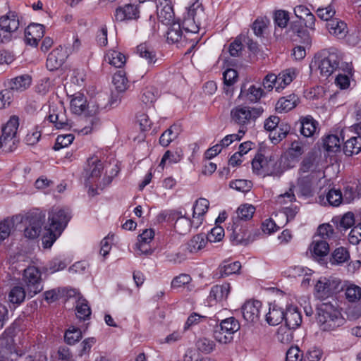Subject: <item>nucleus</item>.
Wrapping results in <instances>:
<instances>
[{
  "label": "nucleus",
  "mask_w": 361,
  "mask_h": 361,
  "mask_svg": "<svg viewBox=\"0 0 361 361\" xmlns=\"http://www.w3.org/2000/svg\"><path fill=\"white\" fill-rule=\"evenodd\" d=\"M209 206V202L205 198H200L195 201L193 206L192 217L194 219H197L196 227L202 223V216L204 215Z\"/></svg>",
  "instance_id": "nucleus-32"
},
{
  "label": "nucleus",
  "mask_w": 361,
  "mask_h": 361,
  "mask_svg": "<svg viewBox=\"0 0 361 361\" xmlns=\"http://www.w3.org/2000/svg\"><path fill=\"white\" fill-rule=\"evenodd\" d=\"M76 316L80 319H89L91 315V309L86 299L80 297L76 302Z\"/></svg>",
  "instance_id": "nucleus-38"
},
{
  "label": "nucleus",
  "mask_w": 361,
  "mask_h": 361,
  "mask_svg": "<svg viewBox=\"0 0 361 361\" xmlns=\"http://www.w3.org/2000/svg\"><path fill=\"white\" fill-rule=\"evenodd\" d=\"M13 99V93L9 89L6 88L0 92V109L8 106Z\"/></svg>",
  "instance_id": "nucleus-63"
},
{
  "label": "nucleus",
  "mask_w": 361,
  "mask_h": 361,
  "mask_svg": "<svg viewBox=\"0 0 361 361\" xmlns=\"http://www.w3.org/2000/svg\"><path fill=\"white\" fill-rule=\"evenodd\" d=\"M32 78L29 75H22L11 78L8 82V88L13 92H23L27 90L31 85Z\"/></svg>",
  "instance_id": "nucleus-26"
},
{
  "label": "nucleus",
  "mask_w": 361,
  "mask_h": 361,
  "mask_svg": "<svg viewBox=\"0 0 361 361\" xmlns=\"http://www.w3.org/2000/svg\"><path fill=\"white\" fill-rule=\"evenodd\" d=\"M104 166L101 160L97 156L90 157L87 161L85 168L86 185L93 184L101 176Z\"/></svg>",
  "instance_id": "nucleus-12"
},
{
  "label": "nucleus",
  "mask_w": 361,
  "mask_h": 361,
  "mask_svg": "<svg viewBox=\"0 0 361 361\" xmlns=\"http://www.w3.org/2000/svg\"><path fill=\"white\" fill-rule=\"evenodd\" d=\"M18 126V117L12 116L2 128V135L0 137V149H1L3 152H11L16 149L18 142L16 138Z\"/></svg>",
  "instance_id": "nucleus-6"
},
{
  "label": "nucleus",
  "mask_w": 361,
  "mask_h": 361,
  "mask_svg": "<svg viewBox=\"0 0 361 361\" xmlns=\"http://www.w3.org/2000/svg\"><path fill=\"white\" fill-rule=\"evenodd\" d=\"M64 338L68 344L73 345L82 338V332L80 329L71 326L66 331Z\"/></svg>",
  "instance_id": "nucleus-54"
},
{
  "label": "nucleus",
  "mask_w": 361,
  "mask_h": 361,
  "mask_svg": "<svg viewBox=\"0 0 361 361\" xmlns=\"http://www.w3.org/2000/svg\"><path fill=\"white\" fill-rule=\"evenodd\" d=\"M74 140L73 134L59 135L57 136L56 143L53 147L55 151H58L63 147L70 145Z\"/></svg>",
  "instance_id": "nucleus-56"
},
{
  "label": "nucleus",
  "mask_w": 361,
  "mask_h": 361,
  "mask_svg": "<svg viewBox=\"0 0 361 361\" xmlns=\"http://www.w3.org/2000/svg\"><path fill=\"white\" fill-rule=\"evenodd\" d=\"M158 96V91L154 87H147L142 90L141 100L143 103L152 104L153 103Z\"/></svg>",
  "instance_id": "nucleus-55"
},
{
  "label": "nucleus",
  "mask_w": 361,
  "mask_h": 361,
  "mask_svg": "<svg viewBox=\"0 0 361 361\" xmlns=\"http://www.w3.org/2000/svg\"><path fill=\"white\" fill-rule=\"evenodd\" d=\"M303 357L302 352L297 346L290 347L287 353L286 361H302Z\"/></svg>",
  "instance_id": "nucleus-64"
},
{
  "label": "nucleus",
  "mask_w": 361,
  "mask_h": 361,
  "mask_svg": "<svg viewBox=\"0 0 361 361\" xmlns=\"http://www.w3.org/2000/svg\"><path fill=\"white\" fill-rule=\"evenodd\" d=\"M233 225V232L230 237L233 245H246L253 241L252 235L245 226L240 225L238 221L234 222Z\"/></svg>",
  "instance_id": "nucleus-14"
},
{
  "label": "nucleus",
  "mask_w": 361,
  "mask_h": 361,
  "mask_svg": "<svg viewBox=\"0 0 361 361\" xmlns=\"http://www.w3.org/2000/svg\"><path fill=\"white\" fill-rule=\"evenodd\" d=\"M345 298L352 304L347 309V317L350 320H356L361 317V287L350 284L344 290Z\"/></svg>",
  "instance_id": "nucleus-7"
},
{
  "label": "nucleus",
  "mask_w": 361,
  "mask_h": 361,
  "mask_svg": "<svg viewBox=\"0 0 361 361\" xmlns=\"http://www.w3.org/2000/svg\"><path fill=\"white\" fill-rule=\"evenodd\" d=\"M300 132L305 137H313L318 128V122L312 116H307L300 119Z\"/></svg>",
  "instance_id": "nucleus-22"
},
{
  "label": "nucleus",
  "mask_w": 361,
  "mask_h": 361,
  "mask_svg": "<svg viewBox=\"0 0 361 361\" xmlns=\"http://www.w3.org/2000/svg\"><path fill=\"white\" fill-rule=\"evenodd\" d=\"M284 320L286 326L289 329H295L299 327L302 323V315L295 307H289L285 312Z\"/></svg>",
  "instance_id": "nucleus-24"
},
{
  "label": "nucleus",
  "mask_w": 361,
  "mask_h": 361,
  "mask_svg": "<svg viewBox=\"0 0 361 361\" xmlns=\"http://www.w3.org/2000/svg\"><path fill=\"white\" fill-rule=\"evenodd\" d=\"M22 281L30 297H33L43 289L41 272L35 267H28L24 270Z\"/></svg>",
  "instance_id": "nucleus-8"
},
{
  "label": "nucleus",
  "mask_w": 361,
  "mask_h": 361,
  "mask_svg": "<svg viewBox=\"0 0 361 361\" xmlns=\"http://www.w3.org/2000/svg\"><path fill=\"white\" fill-rule=\"evenodd\" d=\"M26 292L21 286H14L8 294V300L13 304H20L24 301Z\"/></svg>",
  "instance_id": "nucleus-49"
},
{
  "label": "nucleus",
  "mask_w": 361,
  "mask_h": 361,
  "mask_svg": "<svg viewBox=\"0 0 361 361\" xmlns=\"http://www.w3.org/2000/svg\"><path fill=\"white\" fill-rule=\"evenodd\" d=\"M19 25V20L14 13L2 16L0 18V42H9L13 34L18 29Z\"/></svg>",
  "instance_id": "nucleus-9"
},
{
  "label": "nucleus",
  "mask_w": 361,
  "mask_h": 361,
  "mask_svg": "<svg viewBox=\"0 0 361 361\" xmlns=\"http://www.w3.org/2000/svg\"><path fill=\"white\" fill-rule=\"evenodd\" d=\"M199 5L193 4L184 15L181 28L187 32L197 33L199 31L200 21L198 14H202V10L198 9Z\"/></svg>",
  "instance_id": "nucleus-11"
},
{
  "label": "nucleus",
  "mask_w": 361,
  "mask_h": 361,
  "mask_svg": "<svg viewBox=\"0 0 361 361\" xmlns=\"http://www.w3.org/2000/svg\"><path fill=\"white\" fill-rule=\"evenodd\" d=\"M166 260L173 264H180L187 258L186 254L180 250L174 252L171 250H166L163 252Z\"/></svg>",
  "instance_id": "nucleus-51"
},
{
  "label": "nucleus",
  "mask_w": 361,
  "mask_h": 361,
  "mask_svg": "<svg viewBox=\"0 0 361 361\" xmlns=\"http://www.w3.org/2000/svg\"><path fill=\"white\" fill-rule=\"evenodd\" d=\"M255 212V207L249 204H245L240 205L237 211V220L238 223H240V221H247L252 218L253 214Z\"/></svg>",
  "instance_id": "nucleus-44"
},
{
  "label": "nucleus",
  "mask_w": 361,
  "mask_h": 361,
  "mask_svg": "<svg viewBox=\"0 0 361 361\" xmlns=\"http://www.w3.org/2000/svg\"><path fill=\"white\" fill-rule=\"evenodd\" d=\"M339 285L340 281L337 280L319 279L315 286L317 297L321 299L328 298L338 290Z\"/></svg>",
  "instance_id": "nucleus-13"
},
{
  "label": "nucleus",
  "mask_w": 361,
  "mask_h": 361,
  "mask_svg": "<svg viewBox=\"0 0 361 361\" xmlns=\"http://www.w3.org/2000/svg\"><path fill=\"white\" fill-rule=\"evenodd\" d=\"M157 17L159 21L162 23L169 25L171 24L174 18V12L172 6L169 2H165L163 5L160 3L157 5Z\"/></svg>",
  "instance_id": "nucleus-28"
},
{
  "label": "nucleus",
  "mask_w": 361,
  "mask_h": 361,
  "mask_svg": "<svg viewBox=\"0 0 361 361\" xmlns=\"http://www.w3.org/2000/svg\"><path fill=\"white\" fill-rule=\"evenodd\" d=\"M241 268V264L239 262H233L228 263L224 262L222 265L219 268L220 277H226L231 274H236Z\"/></svg>",
  "instance_id": "nucleus-46"
},
{
  "label": "nucleus",
  "mask_w": 361,
  "mask_h": 361,
  "mask_svg": "<svg viewBox=\"0 0 361 361\" xmlns=\"http://www.w3.org/2000/svg\"><path fill=\"white\" fill-rule=\"evenodd\" d=\"M230 187L238 191L245 192L252 188V183L250 180L239 179L233 180L230 183Z\"/></svg>",
  "instance_id": "nucleus-62"
},
{
  "label": "nucleus",
  "mask_w": 361,
  "mask_h": 361,
  "mask_svg": "<svg viewBox=\"0 0 361 361\" xmlns=\"http://www.w3.org/2000/svg\"><path fill=\"white\" fill-rule=\"evenodd\" d=\"M310 251L315 259H322L329 252V243L324 240L314 238L310 245Z\"/></svg>",
  "instance_id": "nucleus-25"
},
{
  "label": "nucleus",
  "mask_w": 361,
  "mask_h": 361,
  "mask_svg": "<svg viewBox=\"0 0 361 361\" xmlns=\"http://www.w3.org/2000/svg\"><path fill=\"white\" fill-rule=\"evenodd\" d=\"M299 98L295 94H291L287 97H283L277 102L276 109L279 112H287L294 109L297 106Z\"/></svg>",
  "instance_id": "nucleus-31"
},
{
  "label": "nucleus",
  "mask_w": 361,
  "mask_h": 361,
  "mask_svg": "<svg viewBox=\"0 0 361 361\" xmlns=\"http://www.w3.org/2000/svg\"><path fill=\"white\" fill-rule=\"evenodd\" d=\"M361 151V136H353L349 138L343 145V152L347 156L357 154Z\"/></svg>",
  "instance_id": "nucleus-35"
},
{
  "label": "nucleus",
  "mask_w": 361,
  "mask_h": 361,
  "mask_svg": "<svg viewBox=\"0 0 361 361\" xmlns=\"http://www.w3.org/2000/svg\"><path fill=\"white\" fill-rule=\"evenodd\" d=\"M326 27L330 35L338 39L344 38L348 33L347 24L337 18L328 20V23H326Z\"/></svg>",
  "instance_id": "nucleus-20"
},
{
  "label": "nucleus",
  "mask_w": 361,
  "mask_h": 361,
  "mask_svg": "<svg viewBox=\"0 0 361 361\" xmlns=\"http://www.w3.org/2000/svg\"><path fill=\"white\" fill-rule=\"evenodd\" d=\"M349 258L348 251L343 247H340L334 251L330 262L332 264H340L348 261Z\"/></svg>",
  "instance_id": "nucleus-48"
},
{
  "label": "nucleus",
  "mask_w": 361,
  "mask_h": 361,
  "mask_svg": "<svg viewBox=\"0 0 361 361\" xmlns=\"http://www.w3.org/2000/svg\"><path fill=\"white\" fill-rule=\"evenodd\" d=\"M71 219L70 213L65 209L56 207L49 212V222L47 233L49 236H44L42 243L44 247H51L57 238L61 234Z\"/></svg>",
  "instance_id": "nucleus-2"
},
{
  "label": "nucleus",
  "mask_w": 361,
  "mask_h": 361,
  "mask_svg": "<svg viewBox=\"0 0 361 361\" xmlns=\"http://www.w3.org/2000/svg\"><path fill=\"white\" fill-rule=\"evenodd\" d=\"M67 56L66 51L62 47H57L48 55L47 68L50 71L58 70L65 62Z\"/></svg>",
  "instance_id": "nucleus-15"
},
{
  "label": "nucleus",
  "mask_w": 361,
  "mask_h": 361,
  "mask_svg": "<svg viewBox=\"0 0 361 361\" xmlns=\"http://www.w3.org/2000/svg\"><path fill=\"white\" fill-rule=\"evenodd\" d=\"M317 322L321 330L330 331L343 326L345 319L343 317L337 302H324L317 307Z\"/></svg>",
  "instance_id": "nucleus-1"
},
{
  "label": "nucleus",
  "mask_w": 361,
  "mask_h": 361,
  "mask_svg": "<svg viewBox=\"0 0 361 361\" xmlns=\"http://www.w3.org/2000/svg\"><path fill=\"white\" fill-rule=\"evenodd\" d=\"M283 310L276 304L270 305L268 313L266 314V320L269 325L279 324L285 317Z\"/></svg>",
  "instance_id": "nucleus-29"
},
{
  "label": "nucleus",
  "mask_w": 361,
  "mask_h": 361,
  "mask_svg": "<svg viewBox=\"0 0 361 361\" xmlns=\"http://www.w3.org/2000/svg\"><path fill=\"white\" fill-rule=\"evenodd\" d=\"M315 157L313 154H308L301 162L299 171L300 173L313 171L315 169Z\"/></svg>",
  "instance_id": "nucleus-60"
},
{
  "label": "nucleus",
  "mask_w": 361,
  "mask_h": 361,
  "mask_svg": "<svg viewBox=\"0 0 361 361\" xmlns=\"http://www.w3.org/2000/svg\"><path fill=\"white\" fill-rule=\"evenodd\" d=\"M276 92H280L286 87L290 85L294 78H295L296 73L294 69L289 68L281 71L276 75Z\"/></svg>",
  "instance_id": "nucleus-30"
},
{
  "label": "nucleus",
  "mask_w": 361,
  "mask_h": 361,
  "mask_svg": "<svg viewBox=\"0 0 361 361\" xmlns=\"http://www.w3.org/2000/svg\"><path fill=\"white\" fill-rule=\"evenodd\" d=\"M318 68L324 77L330 76L336 71H340L343 61V54L338 49L331 47L321 51L317 55Z\"/></svg>",
  "instance_id": "nucleus-3"
},
{
  "label": "nucleus",
  "mask_w": 361,
  "mask_h": 361,
  "mask_svg": "<svg viewBox=\"0 0 361 361\" xmlns=\"http://www.w3.org/2000/svg\"><path fill=\"white\" fill-rule=\"evenodd\" d=\"M44 35V25L32 23L29 25L25 30V39L27 44L35 47Z\"/></svg>",
  "instance_id": "nucleus-16"
},
{
  "label": "nucleus",
  "mask_w": 361,
  "mask_h": 361,
  "mask_svg": "<svg viewBox=\"0 0 361 361\" xmlns=\"http://www.w3.org/2000/svg\"><path fill=\"white\" fill-rule=\"evenodd\" d=\"M45 215L42 212H35L29 214L25 218V237L30 239L37 238L42 230Z\"/></svg>",
  "instance_id": "nucleus-10"
},
{
  "label": "nucleus",
  "mask_w": 361,
  "mask_h": 361,
  "mask_svg": "<svg viewBox=\"0 0 361 361\" xmlns=\"http://www.w3.org/2000/svg\"><path fill=\"white\" fill-rule=\"evenodd\" d=\"M305 145L302 141L299 140L293 141L288 150L289 157L292 159L300 157L305 152Z\"/></svg>",
  "instance_id": "nucleus-52"
},
{
  "label": "nucleus",
  "mask_w": 361,
  "mask_h": 361,
  "mask_svg": "<svg viewBox=\"0 0 361 361\" xmlns=\"http://www.w3.org/2000/svg\"><path fill=\"white\" fill-rule=\"evenodd\" d=\"M86 108L90 109V106L87 105L85 97L80 92L75 94L71 101V109L73 113L80 115L85 111Z\"/></svg>",
  "instance_id": "nucleus-34"
},
{
  "label": "nucleus",
  "mask_w": 361,
  "mask_h": 361,
  "mask_svg": "<svg viewBox=\"0 0 361 361\" xmlns=\"http://www.w3.org/2000/svg\"><path fill=\"white\" fill-rule=\"evenodd\" d=\"M105 59L111 65L116 68H121L126 61V56L123 54L115 50L109 51L106 54Z\"/></svg>",
  "instance_id": "nucleus-43"
},
{
  "label": "nucleus",
  "mask_w": 361,
  "mask_h": 361,
  "mask_svg": "<svg viewBox=\"0 0 361 361\" xmlns=\"http://www.w3.org/2000/svg\"><path fill=\"white\" fill-rule=\"evenodd\" d=\"M231 290L229 283H224L222 285H216L212 288L209 298L216 301H222L226 300Z\"/></svg>",
  "instance_id": "nucleus-36"
},
{
  "label": "nucleus",
  "mask_w": 361,
  "mask_h": 361,
  "mask_svg": "<svg viewBox=\"0 0 361 361\" xmlns=\"http://www.w3.org/2000/svg\"><path fill=\"white\" fill-rule=\"evenodd\" d=\"M221 329V326L219 325L216 326L215 330L214 331V338L215 340L221 343H228L233 341V336H231L229 333Z\"/></svg>",
  "instance_id": "nucleus-58"
},
{
  "label": "nucleus",
  "mask_w": 361,
  "mask_h": 361,
  "mask_svg": "<svg viewBox=\"0 0 361 361\" xmlns=\"http://www.w3.org/2000/svg\"><path fill=\"white\" fill-rule=\"evenodd\" d=\"M220 326L221 329L223 328V330L226 331V333L227 331L231 336L240 329V324L234 317H229L223 320Z\"/></svg>",
  "instance_id": "nucleus-53"
},
{
  "label": "nucleus",
  "mask_w": 361,
  "mask_h": 361,
  "mask_svg": "<svg viewBox=\"0 0 361 361\" xmlns=\"http://www.w3.org/2000/svg\"><path fill=\"white\" fill-rule=\"evenodd\" d=\"M338 71L335 83L341 89H346L350 85V77L353 75V66L350 63H342Z\"/></svg>",
  "instance_id": "nucleus-21"
},
{
  "label": "nucleus",
  "mask_w": 361,
  "mask_h": 361,
  "mask_svg": "<svg viewBox=\"0 0 361 361\" xmlns=\"http://www.w3.org/2000/svg\"><path fill=\"white\" fill-rule=\"evenodd\" d=\"M179 135V128L177 126H171L165 130L159 138V143L164 147H167Z\"/></svg>",
  "instance_id": "nucleus-41"
},
{
  "label": "nucleus",
  "mask_w": 361,
  "mask_h": 361,
  "mask_svg": "<svg viewBox=\"0 0 361 361\" xmlns=\"http://www.w3.org/2000/svg\"><path fill=\"white\" fill-rule=\"evenodd\" d=\"M262 113V107L238 105L231 109V119L234 123L240 126L239 133L244 135L247 130V126L254 123Z\"/></svg>",
  "instance_id": "nucleus-4"
},
{
  "label": "nucleus",
  "mask_w": 361,
  "mask_h": 361,
  "mask_svg": "<svg viewBox=\"0 0 361 361\" xmlns=\"http://www.w3.org/2000/svg\"><path fill=\"white\" fill-rule=\"evenodd\" d=\"M252 167L255 174L262 177L268 176L279 177L283 173L281 164L274 157H267L262 154L255 157L252 161Z\"/></svg>",
  "instance_id": "nucleus-5"
},
{
  "label": "nucleus",
  "mask_w": 361,
  "mask_h": 361,
  "mask_svg": "<svg viewBox=\"0 0 361 361\" xmlns=\"http://www.w3.org/2000/svg\"><path fill=\"white\" fill-rule=\"evenodd\" d=\"M207 243L204 234L195 235L188 243V250L190 252H196L205 247Z\"/></svg>",
  "instance_id": "nucleus-47"
},
{
  "label": "nucleus",
  "mask_w": 361,
  "mask_h": 361,
  "mask_svg": "<svg viewBox=\"0 0 361 361\" xmlns=\"http://www.w3.org/2000/svg\"><path fill=\"white\" fill-rule=\"evenodd\" d=\"M17 219V216H13L6 218L0 222V242L4 241L10 235L14 226L15 220Z\"/></svg>",
  "instance_id": "nucleus-45"
},
{
  "label": "nucleus",
  "mask_w": 361,
  "mask_h": 361,
  "mask_svg": "<svg viewBox=\"0 0 361 361\" xmlns=\"http://www.w3.org/2000/svg\"><path fill=\"white\" fill-rule=\"evenodd\" d=\"M136 52L140 58L145 59L147 64L150 66L157 61L154 49L145 43L138 45L136 48Z\"/></svg>",
  "instance_id": "nucleus-33"
},
{
  "label": "nucleus",
  "mask_w": 361,
  "mask_h": 361,
  "mask_svg": "<svg viewBox=\"0 0 361 361\" xmlns=\"http://www.w3.org/2000/svg\"><path fill=\"white\" fill-rule=\"evenodd\" d=\"M139 13L137 6L130 4L118 7L115 11L114 17L116 21L122 22L137 19Z\"/></svg>",
  "instance_id": "nucleus-18"
},
{
  "label": "nucleus",
  "mask_w": 361,
  "mask_h": 361,
  "mask_svg": "<svg viewBox=\"0 0 361 361\" xmlns=\"http://www.w3.org/2000/svg\"><path fill=\"white\" fill-rule=\"evenodd\" d=\"M289 21L288 12L279 10L276 11L274 13V23L281 28L286 27L288 22Z\"/></svg>",
  "instance_id": "nucleus-61"
},
{
  "label": "nucleus",
  "mask_w": 361,
  "mask_h": 361,
  "mask_svg": "<svg viewBox=\"0 0 361 361\" xmlns=\"http://www.w3.org/2000/svg\"><path fill=\"white\" fill-rule=\"evenodd\" d=\"M48 120L54 124L57 128H64L68 126V118L65 114V109L62 105L50 106Z\"/></svg>",
  "instance_id": "nucleus-17"
},
{
  "label": "nucleus",
  "mask_w": 361,
  "mask_h": 361,
  "mask_svg": "<svg viewBox=\"0 0 361 361\" xmlns=\"http://www.w3.org/2000/svg\"><path fill=\"white\" fill-rule=\"evenodd\" d=\"M112 82L118 93L126 92L130 86L126 73L123 70L118 71L114 73Z\"/></svg>",
  "instance_id": "nucleus-37"
},
{
  "label": "nucleus",
  "mask_w": 361,
  "mask_h": 361,
  "mask_svg": "<svg viewBox=\"0 0 361 361\" xmlns=\"http://www.w3.org/2000/svg\"><path fill=\"white\" fill-rule=\"evenodd\" d=\"M195 224V219L191 221L189 218L181 216L175 222V229L180 234H185L190 231L192 224Z\"/></svg>",
  "instance_id": "nucleus-50"
},
{
  "label": "nucleus",
  "mask_w": 361,
  "mask_h": 361,
  "mask_svg": "<svg viewBox=\"0 0 361 361\" xmlns=\"http://www.w3.org/2000/svg\"><path fill=\"white\" fill-rule=\"evenodd\" d=\"M13 350V339L6 331L0 337V361H6Z\"/></svg>",
  "instance_id": "nucleus-27"
},
{
  "label": "nucleus",
  "mask_w": 361,
  "mask_h": 361,
  "mask_svg": "<svg viewBox=\"0 0 361 361\" xmlns=\"http://www.w3.org/2000/svg\"><path fill=\"white\" fill-rule=\"evenodd\" d=\"M182 156L181 151L171 152L170 150H167L161 158L159 166H164L167 161L170 164L178 163L182 159Z\"/></svg>",
  "instance_id": "nucleus-57"
},
{
  "label": "nucleus",
  "mask_w": 361,
  "mask_h": 361,
  "mask_svg": "<svg viewBox=\"0 0 361 361\" xmlns=\"http://www.w3.org/2000/svg\"><path fill=\"white\" fill-rule=\"evenodd\" d=\"M329 203L332 206H338L343 201V195L340 190L331 189L326 195Z\"/></svg>",
  "instance_id": "nucleus-59"
},
{
  "label": "nucleus",
  "mask_w": 361,
  "mask_h": 361,
  "mask_svg": "<svg viewBox=\"0 0 361 361\" xmlns=\"http://www.w3.org/2000/svg\"><path fill=\"white\" fill-rule=\"evenodd\" d=\"M154 236V231L152 229H145L138 235V243L136 245L140 254L149 255L152 252L149 244Z\"/></svg>",
  "instance_id": "nucleus-23"
},
{
  "label": "nucleus",
  "mask_w": 361,
  "mask_h": 361,
  "mask_svg": "<svg viewBox=\"0 0 361 361\" xmlns=\"http://www.w3.org/2000/svg\"><path fill=\"white\" fill-rule=\"evenodd\" d=\"M262 303L259 300L247 301L242 307L244 319L250 322H257L259 317Z\"/></svg>",
  "instance_id": "nucleus-19"
},
{
  "label": "nucleus",
  "mask_w": 361,
  "mask_h": 361,
  "mask_svg": "<svg viewBox=\"0 0 361 361\" xmlns=\"http://www.w3.org/2000/svg\"><path fill=\"white\" fill-rule=\"evenodd\" d=\"M167 41L171 43H178L183 38V31L179 23H173L166 33Z\"/></svg>",
  "instance_id": "nucleus-40"
},
{
  "label": "nucleus",
  "mask_w": 361,
  "mask_h": 361,
  "mask_svg": "<svg viewBox=\"0 0 361 361\" xmlns=\"http://www.w3.org/2000/svg\"><path fill=\"white\" fill-rule=\"evenodd\" d=\"M334 237L335 232L333 226L329 224H324L318 227L317 234L314 236V238L324 240L329 242Z\"/></svg>",
  "instance_id": "nucleus-42"
},
{
  "label": "nucleus",
  "mask_w": 361,
  "mask_h": 361,
  "mask_svg": "<svg viewBox=\"0 0 361 361\" xmlns=\"http://www.w3.org/2000/svg\"><path fill=\"white\" fill-rule=\"evenodd\" d=\"M323 147L329 153H336L341 149V141L336 135H329L323 140Z\"/></svg>",
  "instance_id": "nucleus-39"
}]
</instances>
